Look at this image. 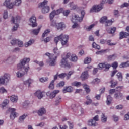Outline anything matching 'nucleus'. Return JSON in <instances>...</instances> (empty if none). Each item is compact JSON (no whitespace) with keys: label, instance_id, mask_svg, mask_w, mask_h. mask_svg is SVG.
<instances>
[{"label":"nucleus","instance_id":"obj_33","mask_svg":"<svg viewBox=\"0 0 129 129\" xmlns=\"http://www.w3.org/2000/svg\"><path fill=\"white\" fill-rule=\"evenodd\" d=\"M33 82V80L29 79L28 80H27L26 81H24V84H25V85H28V86H30V85H31V84H32Z\"/></svg>","mask_w":129,"mask_h":129},{"label":"nucleus","instance_id":"obj_19","mask_svg":"<svg viewBox=\"0 0 129 129\" xmlns=\"http://www.w3.org/2000/svg\"><path fill=\"white\" fill-rule=\"evenodd\" d=\"M129 33L127 32H121L119 34V39H123L124 38H126L128 37Z\"/></svg>","mask_w":129,"mask_h":129},{"label":"nucleus","instance_id":"obj_25","mask_svg":"<svg viewBox=\"0 0 129 129\" xmlns=\"http://www.w3.org/2000/svg\"><path fill=\"white\" fill-rule=\"evenodd\" d=\"M27 116V115L26 114H24L23 115L21 116L18 120V122H19V123H22V122H24V120H25Z\"/></svg>","mask_w":129,"mask_h":129},{"label":"nucleus","instance_id":"obj_30","mask_svg":"<svg viewBox=\"0 0 129 129\" xmlns=\"http://www.w3.org/2000/svg\"><path fill=\"white\" fill-rule=\"evenodd\" d=\"M112 101V97H111V96L108 95L107 97V101H106V104L107 105H110L111 104V102Z\"/></svg>","mask_w":129,"mask_h":129},{"label":"nucleus","instance_id":"obj_21","mask_svg":"<svg viewBox=\"0 0 129 129\" xmlns=\"http://www.w3.org/2000/svg\"><path fill=\"white\" fill-rule=\"evenodd\" d=\"M38 115H39V116H42V115H43V114H45V113H46V109H45V108H41L37 112Z\"/></svg>","mask_w":129,"mask_h":129},{"label":"nucleus","instance_id":"obj_9","mask_svg":"<svg viewBox=\"0 0 129 129\" xmlns=\"http://www.w3.org/2000/svg\"><path fill=\"white\" fill-rule=\"evenodd\" d=\"M66 57L69 59L70 61L74 62V63L77 62V60H78V57L76 56V54L70 52L66 53Z\"/></svg>","mask_w":129,"mask_h":129},{"label":"nucleus","instance_id":"obj_2","mask_svg":"<svg viewBox=\"0 0 129 129\" xmlns=\"http://www.w3.org/2000/svg\"><path fill=\"white\" fill-rule=\"evenodd\" d=\"M69 39V37L68 35L61 34L60 35L54 38V42L56 43V44H57L59 41H61L62 45H67V43H68Z\"/></svg>","mask_w":129,"mask_h":129},{"label":"nucleus","instance_id":"obj_36","mask_svg":"<svg viewBox=\"0 0 129 129\" xmlns=\"http://www.w3.org/2000/svg\"><path fill=\"white\" fill-rule=\"evenodd\" d=\"M8 103H9V100H8V99L4 100L1 104L2 107H3V108H4V107H5V106H7V105H8Z\"/></svg>","mask_w":129,"mask_h":129},{"label":"nucleus","instance_id":"obj_20","mask_svg":"<svg viewBox=\"0 0 129 129\" xmlns=\"http://www.w3.org/2000/svg\"><path fill=\"white\" fill-rule=\"evenodd\" d=\"M114 98L116 99H122L123 97V94L120 92L116 93L114 96Z\"/></svg>","mask_w":129,"mask_h":129},{"label":"nucleus","instance_id":"obj_16","mask_svg":"<svg viewBox=\"0 0 129 129\" xmlns=\"http://www.w3.org/2000/svg\"><path fill=\"white\" fill-rule=\"evenodd\" d=\"M9 111L11 112L10 115L11 119H15L16 116H17V113H16V109L15 108H9Z\"/></svg>","mask_w":129,"mask_h":129},{"label":"nucleus","instance_id":"obj_54","mask_svg":"<svg viewBox=\"0 0 129 129\" xmlns=\"http://www.w3.org/2000/svg\"><path fill=\"white\" fill-rule=\"evenodd\" d=\"M63 16L68 17L69 14H70V10H65L62 12Z\"/></svg>","mask_w":129,"mask_h":129},{"label":"nucleus","instance_id":"obj_48","mask_svg":"<svg viewBox=\"0 0 129 129\" xmlns=\"http://www.w3.org/2000/svg\"><path fill=\"white\" fill-rule=\"evenodd\" d=\"M8 93V91H7V90L6 89H5L3 87H1L0 88V93Z\"/></svg>","mask_w":129,"mask_h":129},{"label":"nucleus","instance_id":"obj_38","mask_svg":"<svg viewBox=\"0 0 129 129\" xmlns=\"http://www.w3.org/2000/svg\"><path fill=\"white\" fill-rule=\"evenodd\" d=\"M84 88L85 89L87 93L90 92V89H89V86H87L86 84H84L83 85Z\"/></svg>","mask_w":129,"mask_h":129},{"label":"nucleus","instance_id":"obj_27","mask_svg":"<svg viewBox=\"0 0 129 129\" xmlns=\"http://www.w3.org/2000/svg\"><path fill=\"white\" fill-rule=\"evenodd\" d=\"M86 98L87 101L85 102L84 104H86V105H89L90 104H91V103H92V100L90 99V97L88 96L86 97Z\"/></svg>","mask_w":129,"mask_h":129},{"label":"nucleus","instance_id":"obj_14","mask_svg":"<svg viewBox=\"0 0 129 129\" xmlns=\"http://www.w3.org/2000/svg\"><path fill=\"white\" fill-rule=\"evenodd\" d=\"M29 21L30 22V24H31V26L33 28H35V27H37V18L35 16H32L30 19Z\"/></svg>","mask_w":129,"mask_h":129},{"label":"nucleus","instance_id":"obj_28","mask_svg":"<svg viewBox=\"0 0 129 129\" xmlns=\"http://www.w3.org/2000/svg\"><path fill=\"white\" fill-rule=\"evenodd\" d=\"M10 98L12 102H17V101H18V100L19 99L18 96L16 95H12V96L10 97Z\"/></svg>","mask_w":129,"mask_h":129},{"label":"nucleus","instance_id":"obj_6","mask_svg":"<svg viewBox=\"0 0 129 129\" xmlns=\"http://www.w3.org/2000/svg\"><path fill=\"white\" fill-rule=\"evenodd\" d=\"M68 58L66 57V53L62 55V59L60 62V66L63 68H71V65L68 62Z\"/></svg>","mask_w":129,"mask_h":129},{"label":"nucleus","instance_id":"obj_24","mask_svg":"<svg viewBox=\"0 0 129 129\" xmlns=\"http://www.w3.org/2000/svg\"><path fill=\"white\" fill-rule=\"evenodd\" d=\"M89 75H88V72L87 71H86L84 72L81 75V78L83 80L87 79L88 78Z\"/></svg>","mask_w":129,"mask_h":129},{"label":"nucleus","instance_id":"obj_1","mask_svg":"<svg viewBox=\"0 0 129 129\" xmlns=\"http://www.w3.org/2000/svg\"><path fill=\"white\" fill-rule=\"evenodd\" d=\"M29 62H30V58L24 57L20 61V63L17 64V69L18 70L20 69L16 73V76L18 78L23 77L28 72L29 68L28 66L25 67V65L29 63Z\"/></svg>","mask_w":129,"mask_h":129},{"label":"nucleus","instance_id":"obj_49","mask_svg":"<svg viewBox=\"0 0 129 129\" xmlns=\"http://www.w3.org/2000/svg\"><path fill=\"white\" fill-rule=\"evenodd\" d=\"M55 12L56 15H60V14H61V13H63V8H60V9L57 10L56 11H55Z\"/></svg>","mask_w":129,"mask_h":129},{"label":"nucleus","instance_id":"obj_35","mask_svg":"<svg viewBox=\"0 0 129 129\" xmlns=\"http://www.w3.org/2000/svg\"><path fill=\"white\" fill-rule=\"evenodd\" d=\"M72 86H75L76 87H80L81 86V83L79 82H74L72 83Z\"/></svg>","mask_w":129,"mask_h":129},{"label":"nucleus","instance_id":"obj_13","mask_svg":"<svg viewBox=\"0 0 129 129\" xmlns=\"http://www.w3.org/2000/svg\"><path fill=\"white\" fill-rule=\"evenodd\" d=\"M83 20V17H79L78 15H76L75 16H73L72 17V23H75V22H82V20Z\"/></svg>","mask_w":129,"mask_h":129},{"label":"nucleus","instance_id":"obj_58","mask_svg":"<svg viewBox=\"0 0 129 129\" xmlns=\"http://www.w3.org/2000/svg\"><path fill=\"white\" fill-rule=\"evenodd\" d=\"M54 81H52V82L50 83L49 86V89H54Z\"/></svg>","mask_w":129,"mask_h":129},{"label":"nucleus","instance_id":"obj_31","mask_svg":"<svg viewBox=\"0 0 129 129\" xmlns=\"http://www.w3.org/2000/svg\"><path fill=\"white\" fill-rule=\"evenodd\" d=\"M62 102V97L61 96H58L56 98V100H55V105H58L60 102Z\"/></svg>","mask_w":129,"mask_h":129},{"label":"nucleus","instance_id":"obj_52","mask_svg":"<svg viewBox=\"0 0 129 129\" xmlns=\"http://www.w3.org/2000/svg\"><path fill=\"white\" fill-rule=\"evenodd\" d=\"M40 30H41L40 28H38L37 29H34L32 30V33L34 34V35H38L40 32Z\"/></svg>","mask_w":129,"mask_h":129},{"label":"nucleus","instance_id":"obj_44","mask_svg":"<svg viewBox=\"0 0 129 129\" xmlns=\"http://www.w3.org/2000/svg\"><path fill=\"white\" fill-rule=\"evenodd\" d=\"M21 4H22V0H15L14 2V5L17 7L20 6Z\"/></svg>","mask_w":129,"mask_h":129},{"label":"nucleus","instance_id":"obj_7","mask_svg":"<svg viewBox=\"0 0 129 129\" xmlns=\"http://www.w3.org/2000/svg\"><path fill=\"white\" fill-rule=\"evenodd\" d=\"M11 80V75L5 74L4 76L0 77V85H4L8 83Z\"/></svg>","mask_w":129,"mask_h":129},{"label":"nucleus","instance_id":"obj_12","mask_svg":"<svg viewBox=\"0 0 129 129\" xmlns=\"http://www.w3.org/2000/svg\"><path fill=\"white\" fill-rule=\"evenodd\" d=\"M101 10H102V6L101 5H95L90 10V13H98Z\"/></svg>","mask_w":129,"mask_h":129},{"label":"nucleus","instance_id":"obj_46","mask_svg":"<svg viewBox=\"0 0 129 129\" xmlns=\"http://www.w3.org/2000/svg\"><path fill=\"white\" fill-rule=\"evenodd\" d=\"M107 45L108 46H115L116 45V43H112L111 40H107L106 42Z\"/></svg>","mask_w":129,"mask_h":129},{"label":"nucleus","instance_id":"obj_39","mask_svg":"<svg viewBox=\"0 0 129 129\" xmlns=\"http://www.w3.org/2000/svg\"><path fill=\"white\" fill-rule=\"evenodd\" d=\"M117 57V54H112V55L109 56L108 59L109 60H115Z\"/></svg>","mask_w":129,"mask_h":129},{"label":"nucleus","instance_id":"obj_51","mask_svg":"<svg viewBox=\"0 0 129 129\" xmlns=\"http://www.w3.org/2000/svg\"><path fill=\"white\" fill-rule=\"evenodd\" d=\"M49 80V78L45 77V78H41L40 79H39V81H40V82H47V81H48V80Z\"/></svg>","mask_w":129,"mask_h":129},{"label":"nucleus","instance_id":"obj_59","mask_svg":"<svg viewBox=\"0 0 129 129\" xmlns=\"http://www.w3.org/2000/svg\"><path fill=\"white\" fill-rule=\"evenodd\" d=\"M18 43V39H13L11 41V45H16Z\"/></svg>","mask_w":129,"mask_h":129},{"label":"nucleus","instance_id":"obj_8","mask_svg":"<svg viewBox=\"0 0 129 129\" xmlns=\"http://www.w3.org/2000/svg\"><path fill=\"white\" fill-rule=\"evenodd\" d=\"M100 22L101 24H105V26L108 27V26L112 25L113 21L112 20H107V17L104 16L100 19Z\"/></svg>","mask_w":129,"mask_h":129},{"label":"nucleus","instance_id":"obj_34","mask_svg":"<svg viewBox=\"0 0 129 129\" xmlns=\"http://www.w3.org/2000/svg\"><path fill=\"white\" fill-rule=\"evenodd\" d=\"M101 117L102 122L105 123L107 121V117L105 116V115L104 113H102Z\"/></svg>","mask_w":129,"mask_h":129},{"label":"nucleus","instance_id":"obj_26","mask_svg":"<svg viewBox=\"0 0 129 129\" xmlns=\"http://www.w3.org/2000/svg\"><path fill=\"white\" fill-rule=\"evenodd\" d=\"M34 43H35V40L34 39H30L28 42L25 43V47L28 48V47L31 46V45H32Z\"/></svg>","mask_w":129,"mask_h":129},{"label":"nucleus","instance_id":"obj_57","mask_svg":"<svg viewBox=\"0 0 129 129\" xmlns=\"http://www.w3.org/2000/svg\"><path fill=\"white\" fill-rule=\"evenodd\" d=\"M118 66V63L117 62H114L112 64V67L114 69H116Z\"/></svg>","mask_w":129,"mask_h":129},{"label":"nucleus","instance_id":"obj_18","mask_svg":"<svg viewBox=\"0 0 129 129\" xmlns=\"http://www.w3.org/2000/svg\"><path fill=\"white\" fill-rule=\"evenodd\" d=\"M63 93H67V92H72V87L69 86L64 87L62 90Z\"/></svg>","mask_w":129,"mask_h":129},{"label":"nucleus","instance_id":"obj_17","mask_svg":"<svg viewBox=\"0 0 129 129\" xmlns=\"http://www.w3.org/2000/svg\"><path fill=\"white\" fill-rule=\"evenodd\" d=\"M44 93H45L44 92L37 91L35 93V95L37 96L39 99H41V98H43V96H44Z\"/></svg>","mask_w":129,"mask_h":129},{"label":"nucleus","instance_id":"obj_50","mask_svg":"<svg viewBox=\"0 0 129 129\" xmlns=\"http://www.w3.org/2000/svg\"><path fill=\"white\" fill-rule=\"evenodd\" d=\"M92 47L95 48V49H97V50H99V49H100V46L96 44L95 42L93 43Z\"/></svg>","mask_w":129,"mask_h":129},{"label":"nucleus","instance_id":"obj_56","mask_svg":"<svg viewBox=\"0 0 129 129\" xmlns=\"http://www.w3.org/2000/svg\"><path fill=\"white\" fill-rule=\"evenodd\" d=\"M99 82H100V80L98 78L94 79L92 82V83L93 84H96L97 83H99Z\"/></svg>","mask_w":129,"mask_h":129},{"label":"nucleus","instance_id":"obj_23","mask_svg":"<svg viewBox=\"0 0 129 129\" xmlns=\"http://www.w3.org/2000/svg\"><path fill=\"white\" fill-rule=\"evenodd\" d=\"M53 53L55 54H54V56H56V58L58 56H60L61 54V51L57 47L53 49Z\"/></svg>","mask_w":129,"mask_h":129},{"label":"nucleus","instance_id":"obj_5","mask_svg":"<svg viewBox=\"0 0 129 129\" xmlns=\"http://www.w3.org/2000/svg\"><path fill=\"white\" fill-rule=\"evenodd\" d=\"M48 4V1L44 0L43 2L39 3L38 7L42 8V13L43 14H47L50 12V7L47 5Z\"/></svg>","mask_w":129,"mask_h":129},{"label":"nucleus","instance_id":"obj_3","mask_svg":"<svg viewBox=\"0 0 129 129\" xmlns=\"http://www.w3.org/2000/svg\"><path fill=\"white\" fill-rule=\"evenodd\" d=\"M45 56H47L49 58V60L46 61V63L49 66H55L56 65V60H57V56L54 54H50V53L47 52L45 54Z\"/></svg>","mask_w":129,"mask_h":129},{"label":"nucleus","instance_id":"obj_10","mask_svg":"<svg viewBox=\"0 0 129 129\" xmlns=\"http://www.w3.org/2000/svg\"><path fill=\"white\" fill-rule=\"evenodd\" d=\"M3 5L8 9H13L15 7V3L12 2L11 0H5Z\"/></svg>","mask_w":129,"mask_h":129},{"label":"nucleus","instance_id":"obj_53","mask_svg":"<svg viewBox=\"0 0 129 129\" xmlns=\"http://www.w3.org/2000/svg\"><path fill=\"white\" fill-rule=\"evenodd\" d=\"M117 76L118 77V79H119V81H121L122 80V74L121 73H118L117 74Z\"/></svg>","mask_w":129,"mask_h":129},{"label":"nucleus","instance_id":"obj_64","mask_svg":"<svg viewBox=\"0 0 129 129\" xmlns=\"http://www.w3.org/2000/svg\"><path fill=\"white\" fill-rule=\"evenodd\" d=\"M124 120H128L129 119V113L125 114L124 118Z\"/></svg>","mask_w":129,"mask_h":129},{"label":"nucleus","instance_id":"obj_55","mask_svg":"<svg viewBox=\"0 0 129 129\" xmlns=\"http://www.w3.org/2000/svg\"><path fill=\"white\" fill-rule=\"evenodd\" d=\"M70 5L71 10H76L77 9V6L73 5V3H70Z\"/></svg>","mask_w":129,"mask_h":129},{"label":"nucleus","instance_id":"obj_42","mask_svg":"<svg viewBox=\"0 0 129 129\" xmlns=\"http://www.w3.org/2000/svg\"><path fill=\"white\" fill-rule=\"evenodd\" d=\"M50 33V30L47 29L43 33L42 38H45V37H47L48 36V34Z\"/></svg>","mask_w":129,"mask_h":129},{"label":"nucleus","instance_id":"obj_11","mask_svg":"<svg viewBox=\"0 0 129 129\" xmlns=\"http://www.w3.org/2000/svg\"><path fill=\"white\" fill-rule=\"evenodd\" d=\"M60 92V91L59 90H54L53 92H48L46 93V95L47 96H49V98L50 99H53V98H55L56 97V96L58 93Z\"/></svg>","mask_w":129,"mask_h":129},{"label":"nucleus","instance_id":"obj_43","mask_svg":"<svg viewBox=\"0 0 129 129\" xmlns=\"http://www.w3.org/2000/svg\"><path fill=\"white\" fill-rule=\"evenodd\" d=\"M56 12L55 11V10H54L53 11H52L50 14V20H53V19H54V17H55V16H56Z\"/></svg>","mask_w":129,"mask_h":129},{"label":"nucleus","instance_id":"obj_22","mask_svg":"<svg viewBox=\"0 0 129 129\" xmlns=\"http://www.w3.org/2000/svg\"><path fill=\"white\" fill-rule=\"evenodd\" d=\"M88 125L89 126H96V121L93 119H90L88 121Z\"/></svg>","mask_w":129,"mask_h":129},{"label":"nucleus","instance_id":"obj_63","mask_svg":"<svg viewBox=\"0 0 129 129\" xmlns=\"http://www.w3.org/2000/svg\"><path fill=\"white\" fill-rule=\"evenodd\" d=\"M123 108V105H119L116 106V109H122Z\"/></svg>","mask_w":129,"mask_h":129},{"label":"nucleus","instance_id":"obj_37","mask_svg":"<svg viewBox=\"0 0 129 129\" xmlns=\"http://www.w3.org/2000/svg\"><path fill=\"white\" fill-rule=\"evenodd\" d=\"M107 31L109 33V34H113L115 33V31H116V28L113 27L112 28H111L110 30L107 29Z\"/></svg>","mask_w":129,"mask_h":129},{"label":"nucleus","instance_id":"obj_40","mask_svg":"<svg viewBox=\"0 0 129 129\" xmlns=\"http://www.w3.org/2000/svg\"><path fill=\"white\" fill-rule=\"evenodd\" d=\"M110 83H111V87L112 88H114V87H115V86H116V84H117V82L116 81H114V80H111L110 81Z\"/></svg>","mask_w":129,"mask_h":129},{"label":"nucleus","instance_id":"obj_41","mask_svg":"<svg viewBox=\"0 0 129 129\" xmlns=\"http://www.w3.org/2000/svg\"><path fill=\"white\" fill-rule=\"evenodd\" d=\"M73 73H74V71H71L69 72L68 74H67L66 79H67V80H68V79H69L70 78V77H71L72 74H73Z\"/></svg>","mask_w":129,"mask_h":129},{"label":"nucleus","instance_id":"obj_45","mask_svg":"<svg viewBox=\"0 0 129 129\" xmlns=\"http://www.w3.org/2000/svg\"><path fill=\"white\" fill-rule=\"evenodd\" d=\"M91 62V58L90 57H87L84 60V63L85 64H89Z\"/></svg>","mask_w":129,"mask_h":129},{"label":"nucleus","instance_id":"obj_47","mask_svg":"<svg viewBox=\"0 0 129 129\" xmlns=\"http://www.w3.org/2000/svg\"><path fill=\"white\" fill-rule=\"evenodd\" d=\"M16 44L20 47H23V46H24V43H23V41L18 39L17 40V43Z\"/></svg>","mask_w":129,"mask_h":129},{"label":"nucleus","instance_id":"obj_32","mask_svg":"<svg viewBox=\"0 0 129 129\" xmlns=\"http://www.w3.org/2000/svg\"><path fill=\"white\" fill-rule=\"evenodd\" d=\"M129 67V61H127L126 62H123L119 66L120 68H125V67Z\"/></svg>","mask_w":129,"mask_h":129},{"label":"nucleus","instance_id":"obj_29","mask_svg":"<svg viewBox=\"0 0 129 129\" xmlns=\"http://www.w3.org/2000/svg\"><path fill=\"white\" fill-rule=\"evenodd\" d=\"M56 28L57 30H61V29H63V28H65V24L63 23H58L56 25Z\"/></svg>","mask_w":129,"mask_h":129},{"label":"nucleus","instance_id":"obj_61","mask_svg":"<svg viewBox=\"0 0 129 129\" xmlns=\"http://www.w3.org/2000/svg\"><path fill=\"white\" fill-rule=\"evenodd\" d=\"M66 75H67V73H62V74L58 75V77L59 78H65V76H66Z\"/></svg>","mask_w":129,"mask_h":129},{"label":"nucleus","instance_id":"obj_62","mask_svg":"<svg viewBox=\"0 0 129 129\" xmlns=\"http://www.w3.org/2000/svg\"><path fill=\"white\" fill-rule=\"evenodd\" d=\"M41 41L43 42H44L45 43H48V42H50V38L49 37H47L45 39H44L43 38L41 39Z\"/></svg>","mask_w":129,"mask_h":129},{"label":"nucleus","instance_id":"obj_4","mask_svg":"<svg viewBox=\"0 0 129 129\" xmlns=\"http://www.w3.org/2000/svg\"><path fill=\"white\" fill-rule=\"evenodd\" d=\"M20 20V18L19 16L12 17L11 20V23L14 24L12 29V32H16V31L18 30V28H19V24L18 23H19Z\"/></svg>","mask_w":129,"mask_h":129},{"label":"nucleus","instance_id":"obj_15","mask_svg":"<svg viewBox=\"0 0 129 129\" xmlns=\"http://www.w3.org/2000/svg\"><path fill=\"white\" fill-rule=\"evenodd\" d=\"M98 67H99L100 69H102L103 68H105V69H109V68L111 67V65L107 63H101L98 64Z\"/></svg>","mask_w":129,"mask_h":129},{"label":"nucleus","instance_id":"obj_60","mask_svg":"<svg viewBox=\"0 0 129 129\" xmlns=\"http://www.w3.org/2000/svg\"><path fill=\"white\" fill-rule=\"evenodd\" d=\"M4 19H8V11L7 10L4 11V13L3 14Z\"/></svg>","mask_w":129,"mask_h":129}]
</instances>
